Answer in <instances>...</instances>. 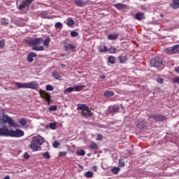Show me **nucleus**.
I'll list each match as a JSON object with an SVG mask.
<instances>
[{
    "instance_id": "1",
    "label": "nucleus",
    "mask_w": 179,
    "mask_h": 179,
    "mask_svg": "<svg viewBox=\"0 0 179 179\" xmlns=\"http://www.w3.org/2000/svg\"><path fill=\"white\" fill-rule=\"evenodd\" d=\"M44 142H45V139L43 136L40 135L34 136L29 148L31 149L32 152H38L41 150V145Z\"/></svg>"
},
{
    "instance_id": "2",
    "label": "nucleus",
    "mask_w": 179,
    "mask_h": 179,
    "mask_svg": "<svg viewBox=\"0 0 179 179\" xmlns=\"http://www.w3.org/2000/svg\"><path fill=\"white\" fill-rule=\"evenodd\" d=\"M29 44L32 45V50L34 51H44V46L40 45L43 43V38H36L29 41Z\"/></svg>"
},
{
    "instance_id": "3",
    "label": "nucleus",
    "mask_w": 179,
    "mask_h": 179,
    "mask_svg": "<svg viewBox=\"0 0 179 179\" xmlns=\"http://www.w3.org/2000/svg\"><path fill=\"white\" fill-rule=\"evenodd\" d=\"M78 110H81V115L85 118H90L93 113L89 110V106L86 104H78L77 106Z\"/></svg>"
},
{
    "instance_id": "4",
    "label": "nucleus",
    "mask_w": 179,
    "mask_h": 179,
    "mask_svg": "<svg viewBox=\"0 0 179 179\" xmlns=\"http://www.w3.org/2000/svg\"><path fill=\"white\" fill-rule=\"evenodd\" d=\"M22 136H24V131L20 130L19 129L15 130L10 131V138H22Z\"/></svg>"
},
{
    "instance_id": "5",
    "label": "nucleus",
    "mask_w": 179,
    "mask_h": 179,
    "mask_svg": "<svg viewBox=\"0 0 179 179\" xmlns=\"http://www.w3.org/2000/svg\"><path fill=\"white\" fill-rule=\"evenodd\" d=\"M2 121L3 122H8L10 127H16V123L12 117H9L8 115L3 114L2 115Z\"/></svg>"
},
{
    "instance_id": "6",
    "label": "nucleus",
    "mask_w": 179,
    "mask_h": 179,
    "mask_svg": "<svg viewBox=\"0 0 179 179\" xmlns=\"http://www.w3.org/2000/svg\"><path fill=\"white\" fill-rule=\"evenodd\" d=\"M41 96L42 99H44V100H46L48 103H50L51 101V95H50V93L45 92V90H40L39 92Z\"/></svg>"
},
{
    "instance_id": "7",
    "label": "nucleus",
    "mask_w": 179,
    "mask_h": 179,
    "mask_svg": "<svg viewBox=\"0 0 179 179\" xmlns=\"http://www.w3.org/2000/svg\"><path fill=\"white\" fill-rule=\"evenodd\" d=\"M0 136H10V130L6 126L0 128Z\"/></svg>"
},
{
    "instance_id": "8",
    "label": "nucleus",
    "mask_w": 179,
    "mask_h": 179,
    "mask_svg": "<svg viewBox=\"0 0 179 179\" xmlns=\"http://www.w3.org/2000/svg\"><path fill=\"white\" fill-rule=\"evenodd\" d=\"M148 118H153L155 121H166V117L162 115H148Z\"/></svg>"
},
{
    "instance_id": "9",
    "label": "nucleus",
    "mask_w": 179,
    "mask_h": 179,
    "mask_svg": "<svg viewBox=\"0 0 179 179\" xmlns=\"http://www.w3.org/2000/svg\"><path fill=\"white\" fill-rule=\"evenodd\" d=\"M162 63L163 62L160 60L159 57H155L151 59V65L155 68H157V66H160V65H162Z\"/></svg>"
},
{
    "instance_id": "10",
    "label": "nucleus",
    "mask_w": 179,
    "mask_h": 179,
    "mask_svg": "<svg viewBox=\"0 0 179 179\" xmlns=\"http://www.w3.org/2000/svg\"><path fill=\"white\" fill-rule=\"evenodd\" d=\"M27 89H32L33 90L38 89V83L36 81L27 83Z\"/></svg>"
},
{
    "instance_id": "11",
    "label": "nucleus",
    "mask_w": 179,
    "mask_h": 179,
    "mask_svg": "<svg viewBox=\"0 0 179 179\" xmlns=\"http://www.w3.org/2000/svg\"><path fill=\"white\" fill-rule=\"evenodd\" d=\"M178 45H176L173 47L171 48H168L166 49H165L164 52L166 54H176V52H177L178 51Z\"/></svg>"
},
{
    "instance_id": "12",
    "label": "nucleus",
    "mask_w": 179,
    "mask_h": 179,
    "mask_svg": "<svg viewBox=\"0 0 179 179\" xmlns=\"http://www.w3.org/2000/svg\"><path fill=\"white\" fill-rule=\"evenodd\" d=\"M33 2V0H24L21 5L18 7V9L20 10H22V9H24L25 8H29L30 5H31V3Z\"/></svg>"
},
{
    "instance_id": "13",
    "label": "nucleus",
    "mask_w": 179,
    "mask_h": 179,
    "mask_svg": "<svg viewBox=\"0 0 179 179\" xmlns=\"http://www.w3.org/2000/svg\"><path fill=\"white\" fill-rule=\"evenodd\" d=\"M115 8L118 9L119 10H123V9H127V5L122 3H117L114 4Z\"/></svg>"
},
{
    "instance_id": "14",
    "label": "nucleus",
    "mask_w": 179,
    "mask_h": 179,
    "mask_svg": "<svg viewBox=\"0 0 179 179\" xmlns=\"http://www.w3.org/2000/svg\"><path fill=\"white\" fill-rule=\"evenodd\" d=\"M146 125V120H141L136 124L137 128H140V129H143Z\"/></svg>"
},
{
    "instance_id": "15",
    "label": "nucleus",
    "mask_w": 179,
    "mask_h": 179,
    "mask_svg": "<svg viewBox=\"0 0 179 179\" xmlns=\"http://www.w3.org/2000/svg\"><path fill=\"white\" fill-rule=\"evenodd\" d=\"M15 86L17 87V89H27V83H15Z\"/></svg>"
},
{
    "instance_id": "16",
    "label": "nucleus",
    "mask_w": 179,
    "mask_h": 179,
    "mask_svg": "<svg viewBox=\"0 0 179 179\" xmlns=\"http://www.w3.org/2000/svg\"><path fill=\"white\" fill-rule=\"evenodd\" d=\"M172 9H178L179 8V0H173V3L170 4Z\"/></svg>"
},
{
    "instance_id": "17",
    "label": "nucleus",
    "mask_w": 179,
    "mask_h": 179,
    "mask_svg": "<svg viewBox=\"0 0 179 179\" xmlns=\"http://www.w3.org/2000/svg\"><path fill=\"white\" fill-rule=\"evenodd\" d=\"M37 55L35 52H31L27 56L28 62H33L34 59L33 58H36Z\"/></svg>"
},
{
    "instance_id": "18",
    "label": "nucleus",
    "mask_w": 179,
    "mask_h": 179,
    "mask_svg": "<svg viewBox=\"0 0 179 179\" xmlns=\"http://www.w3.org/2000/svg\"><path fill=\"white\" fill-rule=\"evenodd\" d=\"M73 1L77 6L82 7V6H84V5H86V3L83 0H73Z\"/></svg>"
},
{
    "instance_id": "19",
    "label": "nucleus",
    "mask_w": 179,
    "mask_h": 179,
    "mask_svg": "<svg viewBox=\"0 0 179 179\" xmlns=\"http://www.w3.org/2000/svg\"><path fill=\"white\" fill-rule=\"evenodd\" d=\"M108 111H110V113H118L120 111V108L118 106H110L108 108Z\"/></svg>"
},
{
    "instance_id": "20",
    "label": "nucleus",
    "mask_w": 179,
    "mask_h": 179,
    "mask_svg": "<svg viewBox=\"0 0 179 179\" xmlns=\"http://www.w3.org/2000/svg\"><path fill=\"white\" fill-rule=\"evenodd\" d=\"M103 96L106 99H108L109 97H113V96H114V92L113 91H106L103 93Z\"/></svg>"
},
{
    "instance_id": "21",
    "label": "nucleus",
    "mask_w": 179,
    "mask_h": 179,
    "mask_svg": "<svg viewBox=\"0 0 179 179\" xmlns=\"http://www.w3.org/2000/svg\"><path fill=\"white\" fill-rule=\"evenodd\" d=\"M52 76L53 78H55V79H57V80H62V77L57 72H53Z\"/></svg>"
},
{
    "instance_id": "22",
    "label": "nucleus",
    "mask_w": 179,
    "mask_h": 179,
    "mask_svg": "<svg viewBox=\"0 0 179 179\" xmlns=\"http://www.w3.org/2000/svg\"><path fill=\"white\" fill-rule=\"evenodd\" d=\"M76 48V46H74L72 44H67L64 46V49L66 50V51H69V50H75Z\"/></svg>"
},
{
    "instance_id": "23",
    "label": "nucleus",
    "mask_w": 179,
    "mask_h": 179,
    "mask_svg": "<svg viewBox=\"0 0 179 179\" xmlns=\"http://www.w3.org/2000/svg\"><path fill=\"white\" fill-rule=\"evenodd\" d=\"M108 40H116V38H118V34H110L108 36Z\"/></svg>"
},
{
    "instance_id": "24",
    "label": "nucleus",
    "mask_w": 179,
    "mask_h": 179,
    "mask_svg": "<svg viewBox=\"0 0 179 179\" xmlns=\"http://www.w3.org/2000/svg\"><path fill=\"white\" fill-rule=\"evenodd\" d=\"M83 87H85V85H76L75 87H73V89L74 92H80Z\"/></svg>"
},
{
    "instance_id": "25",
    "label": "nucleus",
    "mask_w": 179,
    "mask_h": 179,
    "mask_svg": "<svg viewBox=\"0 0 179 179\" xmlns=\"http://www.w3.org/2000/svg\"><path fill=\"white\" fill-rule=\"evenodd\" d=\"M73 24H75V21H73L71 17L67 18V26L72 27Z\"/></svg>"
},
{
    "instance_id": "26",
    "label": "nucleus",
    "mask_w": 179,
    "mask_h": 179,
    "mask_svg": "<svg viewBox=\"0 0 179 179\" xmlns=\"http://www.w3.org/2000/svg\"><path fill=\"white\" fill-rule=\"evenodd\" d=\"M135 17L137 20H142V18L143 17V13H137L135 15Z\"/></svg>"
},
{
    "instance_id": "27",
    "label": "nucleus",
    "mask_w": 179,
    "mask_h": 179,
    "mask_svg": "<svg viewBox=\"0 0 179 179\" xmlns=\"http://www.w3.org/2000/svg\"><path fill=\"white\" fill-rule=\"evenodd\" d=\"M90 149H92V150H97V144H96V143L94 142H91L90 145Z\"/></svg>"
},
{
    "instance_id": "28",
    "label": "nucleus",
    "mask_w": 179,
    "mask_h": 179,
    "mask_svg": "<svg viewBox=\"0 0 179 179\" xmlns=\"http://www.w3.org/2000/svg\"><path fill=\"white\" fill-rule=\"evenodd\" d=\"M50 41H51V39L50 38H47L43 41V45L45 47H48L50 45Z\"/></svg>"
},
{
    "instance_id": "29",
    "label": "nucleus",
    "mask_w": 179,
    "mask_h": 179,
    "mask_svg": "<svg viewBox=\"0 0 179 179\" xmlns=\"http://www.w3.org/2000/svg\"><path fill=\"white\" fill-rule=\"evenodd\" d=\"M72 92H74L73 87H70L64 90V93L66 94V93H72Z\"/></svg>"
},
{
    "instance_id": "30",
    "label": "nucleus",
    "mask_w": 179,
    "mask_h": 179,
    "mask_svg": "<svg viewBox=\"0 0 179 179\" xmlns=\"http://www.w3.org/2000/svg\"><path fill=\"white\" fill-rule=\"evenodd\" d=\"M108 61L110 64H115V57L114 56H110L108 58Z\"/></svg>"
},
{
    "instance_id": "31",
    "label": "nucleus",
    "mask_w": 179,
    "mask_h": 179,
    "mask_svg": "<svg viewBox=\"0 0 179 179\" xmlns=\"http://www.w3.org/2000/svg\"><path fill=\"white\" fill-rule=\"evenodd\" d=\"M85 154H86V152L83 150H78L76 152L77 156H85Z\"/></svg>"
},
{
    "instance_id": "32",
    "label": "nucleus",
    "mask_w": 179,
    "mask_h": 179,
    "mask_svg": "<svg viewBox=\"0 0 179 179\" xmlns=\"http://www.w3.org/2000/svg\"><path fill=\"white\" fill-rule=\"evenodd\" d=\"M19 122H20V125H22V127H24V125H26L27 124V120H26V119H24V118H22L19 120Z\"/></svg>"
},
{
    "instance_id": "33",
    "label": "nucleus",
    "mask_w": 179,
    "mask_h": 179,
    "mask_svg": "<svg viewBox=\"0 0 179 179\" xmlns=\"http://www.w3.org/2000/svg\"><path fill=\"white\" fill-rule=\"evenodd\" d=\"M86 178H92L93 177V172L87 171L85 173Z\"/></svg>"
},
{
    "instance_id": "34",
    "label": "nucleus",
    "mask_w": 179,
    "mask_h": 179,
    "mask_svg": "<svg viewBox=\"0 0 179 179\" xmlns=\"http://www.w3.org/2000/svg\"><path fill=\"white\" fill-rule=\"evenodd\" d=\"M119 59L121 64H124V62L127 61V56H120Z\"/></svg>"
},
{
    "instance_id": "35",
    "label": "nucleus",
    "mask_w": 179,
    "mask_h": 179,
    "mask_svg": "<svg viewBox=\"0 0 179 179\" xmlns=\"http://www.w3.org/2000/svg\"><path fill=\"white\" fill-rule=\"evenodd\" d=\"M112 173H113V174H117V173L120 172V168L118 167H114L111 169Z\"/></svg>"
},
{
    "instance_id": "36",
    "label": "nucleus",
    "mask_w": 179,
    "mask_h": 179,
    "mask_svg": "<svg viewBox=\"0 0 179 179\" xmlns=\"http://www.w3.org/2000/svg\"><path fill=\"white\" fill-rule=\"evenodd\" d=\"M46 90L47 92H52V90H54V87H52L51 85H47Z\"/></svg>"
},
{
    "instance_id": "37",
    "label": "nucleus",
    "mask_w": 179,
    "mask_h": 179,
    "mask_svg": "<svg viewBox=\"0 0 179 179\" xmlns=\"http://www.w3.org/2000/svg\"><path fill=\"white\" fill-rule=\"evenodd\" d=\"M43 157H44V159H50L51 157V156H50V152H45L43 154Z\"/></svg>"
},
{
    "instance_id": "38",
    "label": "nucleus",
    "mask_w": 179,
    "mask_h": 179,
    "mask_svg": "<svg viewBox=\"0 0 179 179\" xmlns=\"http://www.w3.org/2000/svg\"><path fill=\"white\" fill-rule=\"evenodd\" d=\"M1 23L3 24H8V23H9V20L6 18H2L1 20Z\"/></svg>"
},
{
    "instance_id": "39",
    "label": "nucleus",
    "mask_w": 179,
    "mask_h": 179,
    "mask_svg": "<svg viewBox=\"0 0 179 179\" xmlns=\"http://www.w3.org/2000/svg\"><path fill=\"white\" fill-rule=\"evenodd\" d=\"M109 52H110V54H115V52H117V48H110V49H109Z\"/></svg>"
},
{
    "instance_id": "40",
    "label": "nucleus",
    "mask_w": 179,
    "mask_h": 179,
    "mask_svg": "<svg viewBox=\"0 0 179 179\" xmlns=\"http://www.w3.org/2000/svg\"><path fill=\"white\" fill-rule=\"evenodd\" d=\"M56 29H62V23L57 22L55 25Z\"/></svg>"
},
{
    "instance_id": "41",
    "label": "nucleus",
    "mask_w": 179,
    "mask_h": 179,
    "mask_svg": "<svg viewBox=\"0 0 179 179\" xmlns=\"http://www.w3.org/2000/svg\"><path fill=\"white\" fill-rule=\"evenodd\" d=\"M71 37H78L79 36V34L75 31H73L71 32Z\"/></svg>"
},
{
    "instance_id": "42",
    "label": "nucleus",
    "mask_w": 179,
    "mask_h": 179,
    "mask_svg": "<svg viewBox=\"0 0 179 179\" xmlns=\"http://www.w3.org/2000/svg\"><path fill=\"white\" fill-rule=\"evenodd\" d=\"M55 127H57V123H50L49 124L50 129H55Z\"/></svg>"
},
{
    "instance_id": "43",
    "label": "nucleus",
    "mask_w": 179,
    "mask_h": 179,
    "mask_svg": "<svg viewBox=\"0 0 179 179\" xmlns=\"http://www.w3.org/2000/svg\"><path fill=\"white\" fill-rule=\"evenodd\" d=\"M124 166H125V162L122 159H120L119 161V166L124 167Z\"/></svg>"
},
{
    "instance_id": "44",
    "label": "nucleus",
    "mask_w": 179,
    "mask_h": 179,
    "mask_svg": "<svg viewBox=\"0 0 179 179\" xmlns=\"http://www.w3.org/2000/svg\"><path fill=\"white\" fill-rule=\"evenodd\" d=\"M107 51H109L108 48H107V46H103V49H100L101 52H107Z\"/></svg>"
},
{
    "instance_id": "45",
    "label": "nucleus",
    "mask_w": 179,
    "mask_h": 179,
    "mask_svg": "<svg viewBox=\"0 0 179 179\" xmlns=\"http://www.w3.org/2000/svg\"><path fill=\"white\" fill-rule=\"evenodd\" d=\"M49 110L50 111H57V106H51Z\"/></svg>"
},
{
    "instance_id": "46",
    "label": "nucleus",
    "mask_w": 179,
    "mask_h": 179,
    "mask_svg": "<svg viewBox=\"0 0 179 179\" xmlns=\"http://www.w3.org/2000/svg\"><path fill=\"white\" fill-rule=\"evenodd\" d=\"M24 159H25L26 160H28V159H30V155H29V153L25 152L24 154Z\"/></svg>"
},
{
    "instance_id": "47",
    "label": "nucleus",
    "mask_w": 179,
    "mask_h": 179,
    "mask_svg": "<svg viewBox=\"0 0 179 179\" xmlns=\"http://www.w3.org/2000/svg\"><path fill=\"white\" fill-rule=\"evenodd\" d=\"M5 47V41L0 40V48H3Z\"/></svg>"
},
{
    "instance_id": "48",
    "label": "nucleus",
    "mask_w": 179,
    "mask_h": 179,
    "mask_svg": "<svg viewBox=\"0 0 179 179\" xmlns=\"http://www.w3.org/2000/svg\"><path fill=\"white\" fill-rule=\"evenodd\" d=\"M59 146V143L58 141H55L53 143V148H58Z\"/></svg>"
},
{
    "instance_id": "49",
    "label": "nucleus",
    "mask_w": 179,
    "mask_h": 179,
    "mask_svg": "<svg viewBox=\"0 0 179 179\" xmlns=\"http://www.w3.org/2000/svg\"><path fill=\"white\" fill-rule=\"evenodd\" d=\"M173 83H178V84L179 85V76L176 77V78L173 79Z\"/></svg>"
},
{
    "instance_id": "50",
    "label": "nucleus",
    "mask_w": 179,
    "mask_h": 179,
    "mask_svg": "<svg viewBox=\"0 0 179 179\" xmlns=\"http://www.w3.org/2000/svg\"><path fill=\"white\" fill-rule=\"evenodd\" d=\"M157 82L158 83H163V82H164V80L163 78H159L157 79Z\"/></svg>"
},
{
    "instance_id": "51",
    "label": "nucleus",
    "mask_w": 179,
    "mask_h": 179,
    "mask_svg": "<svg viewBox=\"0 0 179 179\" xmlns=\"http://www.w3.org/2000/svg\"><path fill=\"white\" fill-rule=\"evenodd\" d=\"M103 139V137L101 134L97 135L96 141H101Z\"/></svg>"
},
{
    "instance_id": "52",
    "label": "nucleus",
    "mask_w": 179,
    "mask_h": 179,
    "mask_svg": "<svg viewBox=\"0 0 179 179\" xmlns=\"http://www.w3.org/2000/svg\"><path fill=\"white\" fill-rule=\"evenodd\" d=\"M65 155H66V152H59V156H65Z\"/></svg>"
},
{
    "instance_id": "53",
    "label": "nucleus",
    "mask_w": 179,
    "mask_h": 179,
    "mask_svg": "<svg viewBox=\"0 0 179 179\" xmlns=\"http://www.w3.org/2000/svg\"><path fill=\"white\" fill-rule=\"evenodd\" d=\"M175 72H176V73H179V66L175 69Z\"/></svg>"
},
{
    "instance_id": "54",
    "label": "nucleus",
    "mask_w": 179,
    "mask_h": 179,
    "mask_svg": "<svg viewBox=\"0 0 179 179\" xmlns=\"http://www.w3.org/2000/svg\"><path fill=\"white\" fill-rule=\"evenodd\" d=\"M93 171H97V166H92Z\"/></svg>"
},
{
    "instance_id": "55",
    "label": "nucleus",
    "mask_w": 179,
    "mask_h": 179,
    "mask_svg": "<svg viewBox=\"0 0 179 179\" xmlns=\"http://www.w3.org/2000/svg\"><path fill=\"white\" fill-rule=\"evenodd\" d=\"M4 179H10V178L9 177V176H6Z\"/></svg>"
},
{
    "instance_id": "56",
    "label": "nucleus",
    "mask_w": 179,
    "mask_h": 179,
    "mask_svg": "<svg viewBox=\"0 0 179 179\" xmlns=\"http://www.w3.org/2000/svg\"><path fill=\"white\" fill-rule=\"evenodd\" d=\"M101 78L102 79H104V78H106V76H101Z\"/></svg>"
},
{
    "instance_id": "57",
    "label": "nucleus",
    "mask_w": 179,
    "mask_h": 179,
    "mask_svg": "<svg viewBox=\"0 0 179 179\" xmlns=\"http://www.w3.org/2000/svg\"><path fill=\"white\" fill-rule=\"evenodd\" d=\"M0 156H1V154H0Z\"/></svg>"
}]
</instances>
